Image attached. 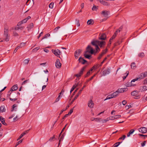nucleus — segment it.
Instances as JSON below:
<instances>
[{"label":"nucleus","mask_w":147,"mask_h":147,"mask_svg":"<svg viewBox=\"0 0 147 147\" xmlns=\"http://www.w3.org/2000/svg\"><path fill=\"white\" fill-rule=\"evenodd\" d=\"M94 50L93 48L90 45H88L86 48V51L84 52V56L86 58L90 59L91 56L90 55L88 54V53H90L91 54H93L94 52Z\"/></svg>","instance_id":"1"},{"label":"nucleus","mask_w":147,"mask_h":147,"mask_svg":"<svg viewBox=\"0 0 147 147\" xmlns=\"http://www.w3.org/2000/svg\"><path fill=\"white\" fill-rule=\"evenodd\" d=\"M98 40H93L91 42L92 45L96 47V53L100 51V49L98 46Z\"/></svg>","instance_id":"2"},{"label":"nucleus","mask_w":147,"mask_h":147,"mask_svg":"<svg viewBox=\"0 0 147 147\" xmlns=\"http://www.w3.org/2000/svg\"><path fill=\"white\" fill-rule=\"evenodd\" d=\"M86 87V86L84 85L83 87L79 90V92L75 96L74 98L72 100V101L71 102V104H72L73 102L79 96V95L81 93L82 91L83 90V89Z\"/></svg>","instance_id":"3"},{"label":"nucleus","mask_w":147,"mask_h":147,"mask_svg":"<svg viewBox=\"0 0 147 147\" xmlns=\"http://www.w3.org/2000/svg\"><path fill=\"white\" fill-rule=\"evenodd\" d=\"M8 26L6 24H5L4 27V35L5 36H7L8 35Z\"/></svg>","instance_id":"4"},{"label":"nucleus","mask_w":147,"mask_h":147,"mask_svg":"<svg viewBox=\"0 0 147 147\" xmlns=\"http://www.w3.org/2000/svg\"><path fill=\"white\" fill-rule=\"evenodd\" d=\"M82 50L78 49L76 50L74 53V56L76 59H77L81 53Z\"/></svg>","instance_id":"5"},{"label":"nucleus","mask_w":147,"mask_h":147,"mask_svg":"<svg viewBox=\"0 0 147 147\" xmlns=\"http://www.w3.org/2000/svg\"><path fill=\"white\" fill-rule=\"evenodd\" d=\"M111 71V69L110 68H108L102 72V76H105L109 74Z\"/></svg>","instance_id":"6"},{"label":"nucleus","mask_w":147,"mask_h":147,"mask_svg":"<svg viewBox=\"0 0 147 147\" xmlns=\"http://www.w3.org/2000/svg\"><path fill=\"white\" fill-rule=\"evenodd\" d=\"M86 67L84 66L81 69L80 72L75 75V76H76L77 77H80L82 75V74L84 71V69L86 68Z\"/></svg>","instance_id":"7"},{"label":"nucleus","mask_w":147,"mask_h":147,"mask_svg":"<svg viewBox=\"0 0 147 147\" xmlns=\"http://www.w3.org/2000/svg\"><path fill=\"white\" fill-rule=\"evenodd\" d=\"M139 132L142 133L144 134L146 133L147 131V129L145 127H142L139 128L138 129Z\"/></svg>","instance_id":"8"},{"label":"nucleus","mask_w":147,"mask_h":147,"mask_svg":"<svg viewBox=\"0 0 147 147\" xmlns=\"http://www.w3.org/2000/svg\"><path fill=\"white\" fill-rule=\"evenodd\" d=\"M98 46H99L101 48H103L106 44V42L104 41H98Z\"/></svg>","instance_id":"9"},{"label":"nucleus","mask_w":147,"mask_h":147,"mask_svg":"<svg viewBox=\"0 0 147 147\" xmlns=\"http://www.w3.org/2000/svg\"><path fill=\"white\" fill-rule=\"evenodd\" d=\"M18 88V85L16 84L13 86L11 88L10 90L9 91V92H10L11 91L12 92L17 90Z\"/></svg>","instance_id":"10"},{"label":"nucleus","mask_w":147,"mask_h":147,"mask_svg":"<svg viewBox=\"0 0 147 147\" xmlns=\"http://www.w3.org/2000/svg\"><path fill=\"white\" fill-rule=\"evenodd\" d=\"M61 65V63L60 62L59 59H57L56 61V67L57 68H60Z\"/></svg>","instance_id":"11"},{"label":"nucleus","mask_w":147,"mask_h":147,"mask_svg":"<svg viewBox=\"0 0 147 147\" xmlns=\"http://www.w3.org/2000/svg\"><path fill=\"white\" fill-rule=\"evenodd\" d=\"M64 91L62 90L59 93V95L57 98L56 99V102H57L60 100L62 96H61V94L63 95V93L64 92Z\"/></svg>","instance_id":"12"},{"label":"nucleus","mask_w":147,"mask_h":147,"mask_svg":"<svg viewBox=\"0 0 147 147\" xmlns=\"http://www.w3.org/2000/svg\"><path fill=\"white\" fill-rule=\"evenodd\" d=\"M78 61L79 63H80L83 64H85L86 62H87V61L86 60L84 59L83 58L81 57H80Z\"/></svg>","instance_id":"13"},{"label":"nucleus","mask_w":147,"mask_h":147,"mask_svg":"<svg viewBox=\"0 0 147 147\" xmlns=\"http://www.w3.org/2000/svg\"><path fill=\"white\" fill-rule=\"evenodd\" d=\"M128 90V89L127 88H123L118 89L117 90V92L118 93H123L125 92H126Z\"/></svg>","instance_id":"14"},{"label":"nucleus","mask_w":147,"mask_h":147,"mask_svg":"<svg viewBox=\"0 0 147 147\" xmlns=\"http://www.w3.org/2000/svg\"><path fill=\"white\" fill-rule=\"evenodd\" d=\"M62 54L61 51L58 49H56V56L61 58L60 55Z\"/></svg>","instance_id":"15"},{"label":"nucleus","mask_w":147,"mask_h":147,"mask_svg":"<svg viewBox=\"0 0 147 147\" xmlns=\"http://www.w3.org/2000/svg\"><path fill=\"white\" fill-rule=\"evenodd\" d=\"M106 38V35L105 33H103L101 34V35L99 38L100 40H105Z\"/></svg>","instance_id":"16"},{"label":"nucleus","mask_w":147,"mask_h":147,"mask_svg":"<svg viewBox=\"0 0 147 147\" xmlns=\"http://www.w3.org/2000/svg\"><path fill=\"white\" fill-rule=\"evenodd\" d=\"M88 106L90 108H92L94 106V104L92 100H90L88 103Z\"/></svg>","instance_id":"17"},{"label":"nucleus","mask_w":147,"mask_h":147,"mask_svg":"<svg viewBox=\"0 0 147 147\" xmlns=\"http://www.w3.org/2000/svg\"><path fill=\"white\" fill-rule=\"evenodd\" d=\"M144 76V73H142L140 74L138 77L137 78L138 79V80H140L145 78Z\"/></svg>","instance_id":"18"},{"label":"nucleus","mask_w":147,"mask_h":147,"mask_svg":"<svg viewBox=\"0 0 147 147\" xmlns=\"http://www.w3.org/2000/svg\"><path fill=\"white\" fill-rule=\"evenodd\" d=\"M102 4L105 6H109L110 4L109 3L103 1V0H100V1Z\"/></svg>","instance_id":"19"},{"label":"nucleus","mask_w":147,"mask_h":147,"mask_svg":"<svg viewBox=\"0 0 147 147\" xmlns=\"http://www.w3.org/2000/svg\"><path fill=\"white\" fill-rule=\"evenodd\" d=\"M108 11H103L101 12V14L103 15L105 17H107L108 15Z\"/></svg>","instance_id":"20"},{"label":"nucleus","mask_w":147,"mask_h":147,"mask_svg":"<svg viewBox=\"0 0 147 147\" xmlns=\"http://www.w3.org/2000/svg\"><path fill=\"white\" fill-rule=\"evenodd\" d=\"M11 95L12 96H16V95L17 94L16 93H14V92H8V94L7 95V98H9V96Z\"/></svg>","instance_id":"21"},{"label":"nucleus","mask_w":147,"mask_h":147,"mask_svg":"<svg viewBox=\"0 0 147 147\" xmlns=\"http://www.w3.org/2000/svg\"><path fill=\"white\" fill-rule=\"evenodd\" d=\"M34 25L33 23H30L27 26L28 30L29 31L33 27Z\"/></svg>","instance_id":"22"},{"label":"nucleus","mask_w":147,"mask_h":147,"mask_svg":"<svg viewBox=\"0 0 147 147\" xmlns=\"http://www.w3.org/2000/svg\"><path fill=\"white\" fill-rule=\"evenodd\" d=\"M94 22L93 20L90 19L88 20L87 22V24L88 25H92L94 24Z\"/></svg>","instance_id":"23"},{"label":"nucleus","mask_w":147,"mask_h":147,"mask_svg":"<svg viewBox=\"0 0 147 147\" xmlns=\"http://www.w3.org/2000/svg\"><path fill=\"white\" fill-rule=\"evenodd\" d=\"M5 109L4 106L3 105L1 106L0 107V112H5Z\"/></svg>","instance_id":"24"},{"label":"nucleus","mask_w":147,"mask_h":147,"mask_svg":"<svg viewBox=\"0 0 147 147\" xmlns=\"http://www.w3.org/2000/svg\"><path fill=\"white\" fill-rule=\"evenodd\" d=\"M0 121L3 124L5 125H7V124L5 122V120L4 118L3 117H0Z\"/></svg>","instance_id":"25"},{"label":"nucleus","mask_w":147,"mask_h":147,"mask_svg":"<svg viewBox=\"0 0 147 147\" xmlns=\"http://www.w3.org/2000/svg\"><path fill=\"white\" fill-rule=\"evenodd\" d=\"M138 92L137 91H134L131 93V94L132 96H135L138 95Z\"/></svg>","instance_id":"26"},{"label":"nucleus","mask_w":147,"mask_h":147,"mask_svg":"<svg viewBox=\"0 0 147 147\" xmlns=\"http://www.w3.org/2000/svg\"><path fill=\"white\" fill-rule=\"evenodd\" d=\"M131 68L132 69H135L136 66V64L134 62L132 63L131 65Z\"/></svg>","instance_id":"27"},{"label":"nucleus","mask_w":147,"mask_h":147,"mask_svg":"<svg viewBox=\"0 0 147 147\" xmlns=\"http://www.w3.org/2000/svg\"><path fill=\"white\" fill-rule=\"evenodd\" d=\"M118 94V93L117 91H116L113 93L111 94H112V97L113 98H115V97H116L117 96Z\"/></svg>","instance_id":"28"},{"label":"nucleus","mask_w":147,"mask_h":147,"mask_svg":"<svg viewBox=\"0 0 147 147\" xmlns=\"http://www.w3.org/2000/svg\"><path fill=\"white\" fill-rule=\"evenodd\" d=\"M99 65L98 64H97L96 65H94L93 67L91 68V69H93V70L94 69H96L98 68L99 67H100L101 66H99Z\"/></svg>","instance_id":"29"},{"label":"nucleus","mask_w":147,"mask_h":147,"mask_svg":"<svg viewBox=\"0 0 147 147\" xmlns=\"http://www.w3.org/2000/svg\"><path fill=\"white\" fill-rule=\"evenodd\" d=\"M122 142H117L113 146V147H118L119 145Z\"/></svg>","instance_id":"30"},{"label":"nucleus","mask_w":147,"mask_h":147,"mask_svg":"<svg viewBox=\"0 0 147 147\" xmlns=\"http://www.w3.org/2000/svg\"><path fill=\"white\" fill-rule=\"evenodd\" d=\"M135 85V84H134L133 83H132V82H128L127 84V86H134Z\"/></svg>","instance_id":"31"},{"label":"nucleus","mask_w":147,"mask_h":147,"mask_svg":"<svg viewBox=\"0 0 147 147\" xmlns=\"http://www.w3.org/2000/svg\"><path fill=\"white\" fill-rule=\"evenodd\" d=\"M92 70H93V69H91L89 71L87 72V73L86 75L85 76V77H88V76H89L90 74L91 71H92Z\"/></svg>","instance_id":"32"},{"label":"nucleus","mask_w":147,"mask_h":147,"mask_svg":"<svg viewBox=\"0 0 147 147\" xmlns=\"http://www.w3.org/2000/svg\"><path fill=\"white\" fill-rule=\"evenodd\" d=\"M144 53H140L138 54V56L140 57L143 58L144 56Z\"/></svg>","instance_id":"33"},{"label":"nucleus","mask_w":147,"mask_h":147,"mask_svg":"<svg viewBox=\"0 0 147 147\" xmlns=\"http://www.w3.org/2000/svg\"><path fill=\"white\" fill-rule=\"evenodd\" d=\"M26 42H22L20 44V45L19 46H18V47L19 48H22V47H24L26 45Z\"/></svg>","instance_id":"34"},{"label":"nucleus","mask_w":147,"mask_h":147,"mask_svg":"<svg viewBox=\"0 0 147 147\" xmlns=\"http://www.w3.org/2000/svg\"><path fill=\"white\" fill-rule=\"evenodd\" d=\"M13 96V97H15V98H9L10 100L11 101H13L16 100H17V96H16H16Z\"/></svg>","instance_id":"35"},{"label":"nucleus","mask_w":147,"mask_h":147,"mask_svg":"<svg viewBox=\"0 0 147 147\" xmlns=\"http://www.w3.org/2000/svg\"><path fill=\"white\" fill-rule=\"evenodd\" d=\"M112 98H113V97H112V94H110V95H108L107 96L106 98L104 100H106L107 99H110Z\"/></svg>","instance_id":"36"},{"label":"nucleus","mask_w":147,"mask_h":147,"mask_svg":"<svg viewBox=\"0 0 147 147\" xmlns=\"http://www.w3.org/2000/svg\"><path fill=\"white\" fill-rule=\"evenodd\" d=\"M98 6L96 7L95 5H94L92 8V10L93 11L96 10L98 9Z\"/></svg>","instance_id":"37"},{"label":"nucleus","mask_w":147,"mask_h":147,"mask_svg":"<svg viewBox=\"0 0 147 147\" xmlns=\"http://www.w3.org/2000/svg\"><path fill=\"white\" fill-rule=\"evenodd\" d=\"M50 36V34L48 33V34H46L44 37H43L42 39H41V40H42L45 39V38H47L49 36Z\"/></svg>","instance_id":"38"},{"label":"nucleus","mask_w":147,"mask_h":147,"mask_svg":"<svg viewBox=\"0 0 147 147\" xmlns=\"http://www.w3.org/2000/svg\"><path fill=\"white\" fill-rule=\"evenodd\" d=\"M96 74H94L93 76H92V77H91V78L89 79H88V80H87L86 81V83L88 82H89L91 80H92L93 78L95 77V76Z\"/></svg>","instance_id":"39"},{"label":"nucleus","mask_w":147,"mask_h":147,"mask_svg":"<svg viewBox=\"0 0 147 147\" xmlns=\"http://www.w3.org/2000/svg\"><path fill=\"white\" fill-rule=\"evenodd\" d=\"M30 61V59H26L24 60V62L25 64H28Z\"/></svg>","instance_id":"40"},{"label":"nucleus","mask_w":147,"mask_h":147,"mask_svg":"<svg viewBox=\"0 0 147 147\" xmlns=\"http://www.w3.org/2000/svg\"><path fill=\"white\" fill-rule=\"evenodd\" d=\"M129 71H127L126 72V73L125 74H126V76H124L123 77V80H124L125 79V78H126V77L129 74Z\"/></svg>","instance_id":"41"},{"label":"nucleus","mask_w":147,"mask_h":147,"mask_svg":"<svg viewBox=\"0 0 147 147\" xmlns=\"http://www.w3.org/2000/svg\"><path fill=\"white\" fill-rule=\"evenodd\" d=\"M142 90L143 91H145L147 90V86H142Z\"/></svg>","instance_id":"42"},{"label":"nucleus","mask_w":147,"mask_h":147,"mask_svg":"<svg viewBox=\"0 0 147 147\" xmlns=\"http://www.w3.org/2000/svg\"><path fill=\"white\" fill-rule=\"evenodd\" d=\"M78 84H75L74 85L72 88H71V91L73 90V91L74 89L78 86Z\"/></svg>","instance_id":"43"},{"label":"nucleus","mask_w":147,"mask_h":147,"mask_svg":"<svg viewBox=\"0 0 147 147\" xmlns=\"http://www.w3.org/2000/svg\"><path fill=\"white\" fill-rule=\"evenodd\" d=\"M76 22L77 23V26L78 27H79L80 25L79 20L78 19H76Z\"/></svg>","instance_id":"44"},{"label":"nucleus","mask_w":147,"mask_h":147,"mask_svg":"<svg viewBox=\"0 0 147 147\" xmlns=\"http://www.w3.org/2000/svg\"><path fill=\"white\" fill-rule=\"evenodd\" d=\"M22 141H23V139H21V140H20V141H19L17 143H16V146H15V147H17V146L19 144H20V143H21L22 142Z\"/></svg>","instance_id":"45"},{"label":"nucleus","mask_w":147,"mask_h":147,"mask_svg":"<svg viewBox=\"0 0 147 147\" xmlns=\"http://www.w3.org/2000/svg\"><path fill=\"white\" fill-rule=\"evenodd\" d=\"M29 130L30 129L22 133V134L23 135V136H24V135L26 134L27 133H28L29 132Z\"/></svg>","instance_id":"46"},{"label":"nucleus","mask_w":147,"mask_h":147,"mask_svg":"<svg viewBox=\"0 0 147 147\" xmlns=\"http://www.w3.org/2000/svg\"><path fill=\"white\" fill-rule=\"evenodd\" d=\"M54 4V3H51L49 5V7L51 9L53 8V7Z\"/></svg>","instance_id":"47"},{"label":"nucleus","mask_w":147,"mask_h":147,"mask_svg":"<svg viewBox=\"0 0 147 147\" xmlns=\"http://www.w3.org/2000/svg\"><path fill=\"white\" fill-rule=\"evenodd\" d=\"M74 107L73 108L71 109L69 111V112L68 113V115H70L73 112V109Z\"/></svg>","instance_id":"48"},{"label":"nucleus","mask_w":147,"mask_h":147,"mask_svg":"<svg viewBox=\"0 0 147 147\" xmlns=\"http://www.w3.org/2000/svg\"><path fill=\"white\" fill-rule=\"evenodd\" d=\"M29 81V79H28L24 81L23 82L22 84V85H23L25 84L26 83L28 82Z\"/></svg>","instance_id":"49"},{"label":"nucleus","mask_w":147,"mask_h":147,"mask_svg":"<svg viewBox=\"0 0 147 147\" xmlns=\"http://www.w3.org/2000/svg\"><path fill=\"white\" fill-rule=\"evenodd\" d=\"M107 49L105 50H103L102 52L101 53V54H102V55H104L105 54L107 53Z\"/></svg>","instance_id":"50"},{"label":"nucleus","mask_w":147,"mask_h":147,"mask_svg":"<svg viewBox=\"0 0 147 147\" xmlns=\"http://www.w3.org/2000/svg\"><path fill=\"white\" fill-rule=\"evenodd\" d=\"M121 31V30H117L114 33V34L116 35V36L118 34V32H119Z\"/></svg>","instance_id":"51"},{"label":"nucleus","mask_w":147,"mask_h":147,"mask_svg":"<svg viewBox=\"0 0 147 147\" xmlns=\"http://www.w3.org/2000/svg\"><path fill=\"white\" fill-rule=\"evenodd\" d=\"M40 48L39 47H36L33 49V51H36L38 50Z\"/></svg>","instance_id":"52"},{"label":"nucleus","mask_w":147,"mask_h":147,"mask_svg":"<svg viewBox=\"0 0 147 147\" xmlns=\"http://www.w3.org/2000/svg\"><path fill=\"white\" fill-rule=\"evenodd\" d=\"M125 138H126V136L125 135H123V137L119 138L118 140H121V139L124 140Z\"/></svg>","instance_id":"53"},{"label":"nucleus","mask_w":147,"mask_h":147,"mask_svg":"<svg viewBox=\"0 0 147 147\" xmlns=\"http://www.w3.org/2000/svg\"><path fill=\"white\" fill-rule=\"evenodd\" d=\"M107 58H105L103 61L101 63V64L99 65V66H101L102 65V64L104 63V61L107 59Z\"/></svg>","instance_id":"54"},{"label":"nucleus","mask_w":147,"mask_h":147,"mask_svg":"<svg viewBox=\"0 0 147 147\" xmlns=\"http://www.w3.org/2000/svg\"><path fill=\"white\" fill-rule=\"evenodd\" d=\"M5 36L6 37L5 39V41H8L9 40V36L8 35L7 36Z\"/></svg>","instance_id":"55"},{"label":"nucleus","mask_w":147,"mask_h":147,"mask_svg":"<svg viewBox=\"0 0 147 147\" xmlns=\"http://www.w3.org/2000/svg\"><path fill=\"white\" fill-rule=\"evenodd\" d=\"M116 36L115 34H113V36H112V37L109 40H113L115 38Z\"/></svg>","instance_id":"56"},{"label":"nucleus","mask_w":147,"mask_h":147,"mask_svg":"<svg viewBox=\"0 0 147 147\" xmlns=\"http://www.w3.org/2000/svg\"><path fill=\"white\" fill-rule=\"evenodd\" d=\"M17 106V105L16 104H14L12 106V109L11 110V111H14V109Z\"/></svg>","instance_id":"57"},{"label":"nucleus","mask_w":147,"mask_h":147,"mask_svg":"<svg viewBox=\"0 0 147 147\" xmlns=\"http://www.w3.org/2000/svg\"><path fill=\"white\" fill-rule=\"evenodd\" d=\"M121 117V115H116L114 117V119H116L117 118H120Z\"/></svg>","instance_id":"58"},{"label":"nucleus","mask_w":147,"mask_h":147,"mask_svg":"<svg viewBox=\"0 0 147 147\" xmlns=\"http://www.w3.org/2000/svg\"><path fill=\"white\" fill-rule=\"evenodd\" d=\"M138 80V79L136 78L135 79H134L133 80H132L131 81V82H132V83H133L132 82H135L136 81H137Z\"/></svg>","instance_id":"59"},{"label":"nucleus","mask_w":147,"mask_h":147,"mask_svg":"<svg viewBox=\"0 0 147 147\" xmlns=\"http://www.w3.org/2000/svg\"><path fill=\"white\" fill-rule=\"evenodd\" d=\"M27 20L26 18L24 19L23 20L22 22V23H26V22H27Z\"/></svg>","instance_id":"60"},{"label":"nucleus","mask_w":147,"mask_h":147,"mask_svg":"<svg viewBox=\"0 0 147 147\" xmlns=\"http://www.w3.org/2000/svg\"><path fill=\"white\" fill-rule=\"evenodd\" d=\"M127 103V101L125 100H123L122 101V104L125 105V104Z\"/></svg>","instance_id":"61"},{"label":"nucleus","mask_w":147,"mask_h":147,"mask_svg":"<svg viewBox=\"0 0 147 147\" xmlns=\"http://www.w3.org/2000/svg\"><path fill=\"white\" fill-rule=\"evenodd\" d=\"M55 138V135H54L52 137H51L49 139V141H52Z\"/></svg>","instance_id":"62"},{"label":"nucleus","mask_w":147,"mask_h":147,"mask_svg":"<svg viewBox=\"0 0 147 147\" xmlns=\"http://www.w3.org/2000/svg\"><path fill=\"white\" fill-rule=\"evenodd\" d=\"M103 55L101 53L100 54V55L98 57V59H100Z\"/></svg>","instance_id":"63"},{"label":"nucleus","mask_w":147,"mask_h":147,"mask_svg":"<svg viewBox=\"0 0 147 147\" xmlns=\"http://www.w3.org/2000/svg\"><path fill=\"white\" fill-rule=\"evenodd\" d=\"M18 116H16L15 117L13 118V121H16L18 120Z\"/></svg>","instance_id":"64"}]
</instances>
